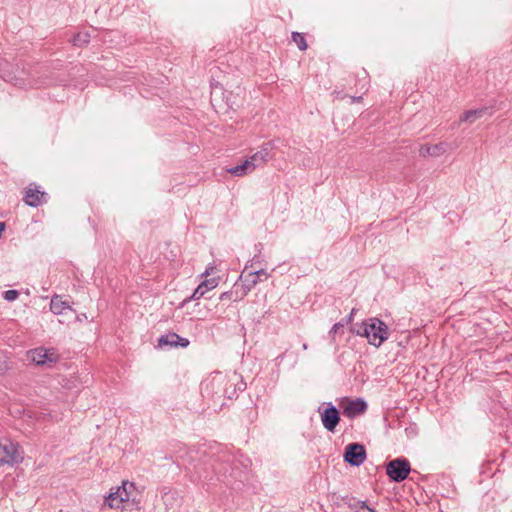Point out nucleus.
I'll return each instance as SVG.
<instances>
[{
	"label": "nucleus",
	"instance_id": "3",
	"mask_svg": "<svg viewBox=\"0 0 512 512\" xmlns=\"http://www.w3.org/2000/svg\"><path fill=\"white\" fill-rule=\"evenodd\" d=\"M411 472L419 474L416 470H412L409 460L405 457H397L386 464V475L392 482H403Z\"/></svg>",
	"mask_w": 512,
	"mask_h": 512
},
{
	"label": "nucleus",
	"instance_id": "9",
	"mask_svg": "<svg viewBox=\"0 0 512 512\" xmlns=\"http://www.w3.org/2000/svg\"><path fill=\"white\" fill-rule=\"evenodd\" d=\"M226 384H228L227 377L218 374L212 377L210 380L204 382L201 386V390L203 394L220 399L222 398L221 394H223V390Z\"/></svg>",
	"mask_w": 512,
	"mask_h": 512
},
{
	"label": "nucleus",
	"instance_id": "21",
	"mask_svg": "<svg viewBox=\"0 0 512 512\" xmlns=\"http://www.w3.org/2000/svg\"><path fill=\"white\" fill-rule=\"evenodd\" d=\"M490 110L489 107H481V108H478V109H471V110H467L465 111L461 117H460V121L461 122H470V123H473L476 119H479L481 118L483 115H485L486 113H488Z\"/></svg>",
	"mask_w": 512,
	"mask_h": 512
},
{
	"label": "nucleus",
	"instance_id": "34",
	"mask_svg": "<svg viewBox=\"0 0 512 512\" xmlns=\"http://www.w3.org/2000/svg\"><path fill=\"white\" fill-rule=\"evenodd\" d=\"M362 99H363L362 95H360V96H352V97H351V100H352V102H353V103H354V102H359V101H361Z\"/></svg>",
	"mask_w": 512,
	"mask_h": 512
},
{
	"label": "nucleus",
	"instance_id": "20",
	"mask_svg": "<svg viewBox=\"0 0 512 512\" xmlns=\"http://www.w3.org/2000/svg\"><path fill=\"white\" fill-rule=\"evenodd\" d=\"M255 169V164L251 162L250 159L248 158L244 160L241 164L233 166L230 169H228V172L234 176L241 177L248 173H251Z\"/></svg>",
	"mask_w": 512,
	"mask_h": 512
},
{
	"label": "nucleus",
	"instance_id": "4",
	"mask_svg": "<svg viewBox=\"0 0 512 512\" xmlns=\"http://www.w3.org/2000/svg\"><path fill=\"white\" fill-rule=\"evenodd\" d=\"M323 427L329 432H335L341 416L339 409L332 402H323L317 409Z\"/></svg>",
	"mask_w": 512,
	"mask_h": 512
},
{
	"label": "nucleus",
	"instance_id": "26",
	"mask_svg": "<svg viewBox=\"0 0 512 512\" xmlns=\"http://www.w3.org/2000/svg\"><path fill=\"white\" fill-rule=\"evenodd\" d=\"M19 295V291L15 289L6 290L2 294L3 298L8 302L15 301L19 297Z\"/></svg>",
	"mask_w": 512,
	"mask_h": 512
},
{
	"label": "nucleus",
	"instance_id": "5",
	"mask_svg": "<svg viewBox=\"0 0 512 512\" xmlns=\"http://www.w3.org/2000/svg\"><path fill=\"white\" fill-rule=\"evenodd\" d=\"M136 490L135 484L129 481H123L121 486L116 488V491L110 492L105 498V503L110 508L118 509L122 503L130 500L132 493Z\"/></svg>",
	"mask_w": 512,
	"mask_h": 512
},
{
	"label": "nucleus",
	"instance_id": "2",
	"mask_svg": "<svg viewBox=\"0 0 512 512\" xmlns=\"http://www.w3.org/2000/svg\"><path fill=\"white\" fill-rule=\"evenodd\" d=\"M350 332L367 338L369 344L375 347H380L390 335L386 323L377 317L368 318L361 323L352 325Z\"/></svg>",
	"mask_w": 512,
	"mask_h": 512
},
{
	"label": "nucleus",
	"instance_id": "18",
	"mask_svg": "<svg viewBox=\"0 0 512 512\" xmlns=\"http://www.w3.org/2000/svg\"><path fill=\"white\" fill-rule=\"evenodd\" d=\"M446 146L447 145L444 142H440V143L434 144V145L425 144V145L421 146V148L419 150V154L422 157H427V156L438 157L446 151Z\"/></svg>",
	"mask_w": 512,
	"mask_h": 512
},
{
	"label": "nucleus",
	"instance_id": "6",
	"mask_svg": "<svg viewBox=\"0 0 512 512\" xmlns=\"http://www.w3.org/2000/svg\"><path fill=\"white\" fill-rule=\"evenodd\" d=\"M23 456L20 452V446L7 439L0 441V466L14 465L20 463Z\"/></svg>",
	"mask_w": 512,
	"mask_h": 512
},
{
	"label": "nucleus",
	"instance_id": "11",
	"mask_svg": "<svg viewBox=\"0 0 512 512\" xmlns=\"http://www.w3.org/2000/svg\"><path fill=\"white\" fill-rule=\"evenodd\" d=\"M276 148L274 141L264 142L259 150L249 157L250 161L255 164V168L265 164L268 160L274 157V150Z\"/></svg>",
	"mask_w": 512,
	"mask_h": 512
},
{
	"label": "nucleus",
	"instance_id": "35",
	"mask_svg": "<svg viewBox=\"0 0 512 512\" xmlns=\"http://www.w3.org/2000/svg\"><path fill=\"white\" fill-rule=\"evenodd\" d=\"M213 269H214V267H213V266L208 267V268L205 270V272L203 273V275H205V276L210 275V274H211V271H212Z\"/></svg>",
	"mask_w": 512,
	"mask_h": 512
},
{
	"label": "nucleus",
	"instance_id": "10",
	"mask_svg": "<svg viewBox=\"0 0 512 512\" xmlns=\"http://www.w3.org/2000/svg\"><path fill=\"white\" fill-rule=\"evenodd\" d=\"M29 359L38 366L56 363L59 356L55 349L39 347L28 352Z\"/></svg>",
	"mask_w": 512,
	"mask_h": 512
},
{
	"label": "nucleus",
	"instance_id": "29",
	"mask_svg": "<svg viewBox=\"0 0 512 512\" xmlns=\"http://www.w3.org/2000/svg\"><path fill=\"white\" fill-rule=\"evenodd\" d=\"M252 273H256L255 276L258 277V281H262L261 277H264L265 279H268L270 277V274L266 272L265 269L261 268L258 270H253Z\"/></svg>",
	"mask_w": 512,
	"mask_h": 512
},
{
	"label": "nucleus",
	"instance_id": "15",
	"mask_svg": "<svg viewBox=\"0 0 512 512\" xmlns=\"http://www.w3.org/2000/svg\"><path fill=\"white\" fill-rule=\"evenodd\" d=\"M46 197V192L40 191L38 187H35L33 189L27 188L24 191L23 201L26 205L36 208L47 201Z\"/></svg>",
	"mask_w": 512,
	"mask_h": 512
},
{
	"label": "nucleus",
	"instance_id": "28",
	"mask_svg": "<svg viewBox=\"0 0 512 512\" xmlns=\"http://www.w3.org/2000/svg\"><path fill=\"white\" fill-rule=\"evenodd\" d=\"M255 249L258 251V254H255L253 256V258L250 260V262L252 263H261L263 260H262V257H261V251L263 249V245L262 243H258L255 245Z\"/></svg>",
	"mask_w": 512,
	"mask_h": 512
},
{
	"label": "nucleus",
	"instance_id": "33",
	"mask_svg": "<svg viewBox=\"0 0 512 512\" xmlns=\"http://www.w3.org/2000/svg\"><path fill=\"white\" fill-rule=\"evenodd\" d=\"M357 504L360 506L361 509H366V511H368V508H370L367 505V501L364 500L358 501Z\"/></svg>",
	"mask_w": 512,
	"mask_h": 512
},
{
	"label": "nucleus",
	"instance_id": "24",
	"mask_svg": "<svg viewBox=\"0 0 512 512\" xmlns=\"http://www.w3.org/2000/svg\"><path fill=\"white\" fill-rule=\"evenodd\" d=\"M356 78V85H359V88L363 93L367 92L369 88V79L368 74L365 70L362 71V73H357L355 75Z\"/></svg>",
	"mask_w": 512,
	"mask_h": 512
},
{
	"label": "nucleus",
	"instance_id": "7",
	"mask_svg": "<svg viewBox=\"0 0 512 512\" xmlns=\"http://www.w3.org/2000/svg\"><path fill=\"white\" fill-rule=\"evenodd\" d=\"M339 405L343 410V415L349 419H355L363 415L368 409V404L363 398L350 399L344 397Z\"/></svg>",
	"mask_w": 512,
	"mask_h": 512
},
{
	"label": "nucleus",
	"instance_id": "27",
	"mask_svg": "<svg viewBox=\"0 0 512 512\" xmlns=\"http://www.w3.org/2000/svg\"><path fill=\"white\" fill-rule=\"evenodd\" d=\"M344 327V321H340V322H337L335 323L330 331H329V337L331 338L332 341H335V335L339 332L340 329H342Z\"/></svg>",
	"mask_w": 512,
	"mask_h": 512
},
{
	"label": "nucleus",
	"instance_id": "16",
	"mask_svg": "<svg viewBox=\"0 0 512 512\" xmlns=\"http://www.w3.org/2000/svg\"><path fill=\"white\" fill-rule=\"evenodd\" d=\"M217 285H218L217 278L213 277L210 279H205L197 286V288L194 290L193 294L190 297H187L186 299L183 300L181 307H183L186 303L190 302L191 300L200 299L201 297L204 296V294L207 291L214 289L215 287H217Z\"/></svg>",
	"mask_w": 512,
	"mask_h": 512
},
{
	"label": "nucleus",
	"instance_id": "14",
	"mask_svg": "<svg viewBox=\"0 0 512 512\" xmlns=\"http://www.w3.org/2000/svg\"><path fill=\"white\" fill-rule=\"evenodd\" d=\"M228 384L225 385V388L223 390L222 398L227 399H233L237 397V392L244 391L246 389V383L243 381L242 378H239L236 374H234L232 377H227Z\"/></svg>",
	"mask_w": 512,
	"mask_h": 512
},
{
	"label": "nucleus",
	"instance_id": "8",
	"mask_svg": "<svg viewBox=\"0 0 512 512\" xmlns=\"http://www.w3.org/2000/svg\"><path fill=\"white\" fill-rule=\"evenodd\" d=\"M366 456L367 453L364 445L357 442L348 444L343 453L344 462L354 467L362 465L366 460Z\"/></svg>",
	"mask_w": 512,
	"mask_h": 512
},
{
	"label": "nucleus",
	"instance_id": "23",
	"mask_svg": "<svg viewBox=\"0 0 512 512\" xmlns=\"http://www.w3.org/2000/svg\"><path fill=\"white\" fill-rule=\"evenodd\" d=\"M90 42V34L88 32H79L72 38V44L77 47H83Z\"/></svg>",
	"mask_w": 512,
	"mask_h": 512
},
{
	"label": "nucleus",
	"instance_id": "38",
	"mask_svg": "<svg viewBox=\"0 0 512 512\" xmlns=\"http://www.w3.org/2000/svg\"><path fill=\"white\" fill-rule=\"evenodd\" d=\"M355 512H377L375 509L373 508H368V511H355Z\"/></svg>",
	"mask_w": 512,
	"mask_h": 512
},
{
	"label": "nucleus",
	"instance_id": "12",
	"mask_svg": "<svg viewBox=\"0 0 512 512\" xmlns=\"http://www.w3.org/2000/svg\"><path fill=\"white\" fill-rule=\"evenodd\" d=\"M190 344L189 339L180 336L175 332H168L158 339V347H169V348H186Z\"/></svg>",
	"mask_w": 512,
	"mask_h": 512
},
{
	"label": "nucleus",
	"instance_id": "13",
	"mask_svg": "<svg viewBox=\"0 0 512 512\" xmlns=\"http://www.w3.org/2000/svg\"><path fill=\"white\" fill-rule=\"evenodd\" d=\"M0 66H1L0 77H2L4 79V81L11 82L14 85L20 86V87H26V86L33 87V86L38 85L36 82H32V81H29L28 83H26V80L23 76H21V75L17 76L14 73H12L9 70L11 65L6 60H3L0 64Z\"/></svg>",
	"mask_w": 512,
	"mask_h": 512
},
{
	"label": "nucleus",
	"instance_id": "30",
	"mask_svg": "<svg viewBox=\"0 0 512 512\" xmlns=\"http://www.w3.org/2000/svg\"><path fill=\"white\" fill-rule=\"evenodd\" d=\"M355 312H356V309L353 308L351 310L350 314L347 317H345L344 319L341 320V321H344V326L347 325V324H350L353 321Z\"/></svg>",
	"mask_w": 512,
	"mask_h": 512
},
{
	"label": "nucleus",
	"instance_id": "25",
	"mask_svg": "<svg viewBox=\"0 0 512 512\" xmlns=\"http://www.w3.org/2000/svg\"><path fill=\"white\" fill-rule=\"evenodd\" d=\"M291 37H292L293 42L296 44V46L298 47L299 50L305 51L307 49L308 45H307V42L305 39V35L303 33L292 32Z\"/></svg>",
	"mask_w": 512,
	"mask_h": 512
},
{
	"label": "nucleus",
	"instance_id": "32",
	"mask_svg": "<svg viewBox=\"0 0 512 512\" xmlns=\"http://www.w3.org/2000/svg\"><path fill=\"white\" fill-rule=\"evenodd\" d=\"M351 500H353V498H349L348 496L343 497V501L345 502V504H347L350 508H355L356 505L353 504Z\"/></svg>",
	"mask_w": 512,
	"mask_h": 512
},
{
	"label": "nucleus",
	"instance_id": "31",
	"mask_svg": "<svg viewBox=\"0 0 512 512\" xmlns=\"http://www.w3.org/2000/svg\"><path fill=\"white\" fill-rule=\"evenodd\" d=\"M405 431L409 437L415 436L417 434V426L412 425V426L406 428Z\"/></svg>",
	"mask_w": 512,
	"mask_h": 512
},
{
	"label": "nucleus",
	"instance_id": "17",
	"mask_svg": "<svg viewBox=\"0 0 512 512\" xmlns=\"http://www.w3.org/2000/svg\"><path fill=\"white\" fill-rule=\"evenodd\" d=\"M255 274L256 273H252V271L247 274H245V270L242 272L239 280L237 281L239 282V290L241 291L240 295H237V297H245L259 282L258 277L255 276Z\"/></svg>",
	"mask_w": 512,
	"mask_h": 512
},
{
	"label": "nucleus",
	"instance_id": "19",
	"mask_svg": "<svg viewBox=\"0 0 512 512\" xmlns=\"http://www.w3.org/2000/svg\"><path fill=\"white\" fill-rule=\"evenodd\" d=\"M66 310L73 311L67 301H64L60 295H54L50 301V311L55 315H61Z\"/></svg>",
	"mask_w": 512,
	"mask_h": 512
},
{
	"label": "nucleus",
	"instance_id": "40",
	"mask_svg": "<svg viewBox=\"0 0 512 512\" xmlns=\"http://www.w3.org/2000/svg\"><path fill=\"white\" fill-rule=\"evenodd\" d=\"M77 320L81 321L82 317H79V315H76Z\"/></svg>",
	"mask_w": 512,
	"mask_h": 512
},
{
	"label": "nucleus",
	"instance_id": "36",
	"mask_svg": "<svg viewBox=\"0 0 512 512\" xmlns=\"http://www.w3.org/2000/svg\"><path fill=\"white\" fill-rule=\"evenodd\" d=\"M217 88H218V84L214 85L213 83H211V89H212L211 94L215 93Z\"/></svg>",
	"mask_w": 512,
	"mask_h": 512
},
{
	"label": "nucleus",
	"instance_id": "22",
	"mask_svg": "<svg viewBox=\"0 0 512 512\" xmlns=\"http://www.w3.org/2000/svg\"><path fill=\"white\" fill-rule=\"evenodd\" d=\"M239 282H236L233 286V289L232 290H229V291H225L223 293L220 294L219 296V300L221 301H240L242 300L244 297H237V295H240V290H239Z\"/></svg>",
	"mask_w": 512,
	"mask_h": 512
},
{
	"label": "nucleus",
	"instance_id": "39",
	"mask_svg": "<svg viewBox=\"0 0 512 512\" xmlns=\"http://www.w3.org/2000/svg\"><path fill=\"white\" fill-rule=\"evenodd\" d=\"M77 320L81 321L82 317H79V315H76Z\"/></svg>",
	"mask_w": 512,
	"mask_h": 512
},
{
	"label": "nucleus",
	"instance_id": "1",
	"mask_svg": "<svg viewBox=\"0 0 512 512\" xmlns=\"http://www.w3.org/2000/svg\"><path fill=\"white\" fill-rule=\"evenodd\" d=\"M189 464L193 465V471L197 478L211 479V473L224 482H231V479L241 480L243 473L242 463L228 450L218 447L216 452L210 451L209 454L204 452V458L197 464H193L194 457L187 453ZM189 471L192 469L186 467Z\"/></svg>",
	"mask_w": 512,
	"mask_h": 512
},
{
	"label": "nucleus",
	"instance_id": "37",
	"mask_svg": "<svg viewBox=\"0 0 512 512\" xmlns=\"http://www.w3.org/2000/svg\"><path fill=\"white\" fill-rule=\"evenodd\" d=\"M254 264L255 263H252V262L248 261L247 264L245 265V269L244 270H246L248 267L252 268L254 266Z\"/></svg>",
	"mask_w": 512,
	"mask_h": 512
}]
</instances>
